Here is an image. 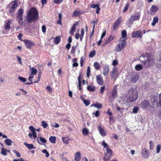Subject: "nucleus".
<instances>
[{
  "mask_svg": "<svg viewBox=\"0 0 161 161\" xmlns=\"http://www.w3.org/2000/svg\"><path fill=\"white\" fill-rule=\"evenodd\" d=\"M39 18V12L34 7L31 8L28 13L27 20L28 23L34 22Z\"/></svg>",
  "mask_w": 161,
  "mask_h": 161,
  "instance_id": "nucleus-1",
  "label": "nucleus"
},
{
  "mask_svg": "<svg viewBox=\"0 0 161 161\" xmlns=\"http://www.w3.org/2000/svg\"><path fill=\"white\" fill-rule=\"evenodd\" d=\"M128 97L127 101L128 102H132L136 101L138 98V92L133 88H130L128 90Z\"/></svg>",
  "mask_w": 161,
  "mask_h": 161,
  "instance_id": "nucleus-2",
  "label": "nucleus"
},
{
  "mask_svg": "<svg viewBox=\"0 0 161 161\" xmlns=\"http://www.w3.org/2000/svg\"><path fill=\"white\" fill-rule=\"evenodd\" d=\"M102 145L103 146L104 148H106L107 153L105 154L104 161H107L111 158L112 156V151L109 147L108 145L105 141H102Z\"/></svg>",
  "mask_w": 161,
  "mask_h": 161,
  "instance_id": "nucleus-3",
  "label": "nucleus"
},
{
  "mask_svg": "<svg viewBox=\"0 0 161 161\" xmlns=\"http://www.w3.org/2000/svg\"><path fill=\"white\" fill-rule=\"evenodd\" d=\"M143 63V65L145 68H148L153 66L155 63L154 59L153 58L150 56H148L147 60L144 61H142Z\"/></svg>",
  "mask_w": 161,
  "mask_h": 161,
  "instance_id": "nucleus-4",
  "label": "nucleus"
},
{
  "mask_svg": "<svg viewBox=\"0 0 161 161\" xmlns=\"http://www.w3.org/2000/svg\"><path fill=\"white\" fill-rule=\"evenodd\" d=\"M9 8V12L12 14L14 13L18 7L17 2L16 0L10 3L8 5Z\"/></svg>",
  "mask_w": 161,
  "mask_h": 161,
  "instance_id": "nucleus-5",
  "label": "nucleus"
},
{
  "mask_svg": "<svg viewBox=\"0 0 161 161\" xmlns=\"http://www.w3.org/2000/svg\"><path fill=\"white\" fill-rule=\"evenodd\" d=\"M127 43L124 40L122 43H118L115 47V50L116 52H119L123 50L126 46Z\"/></svg>",
  "mask_w": 161,
  "mask_h": 161,
  "instance_id": "nucleus-6",
  "label": "nucleus"
},
{
  "mask_svg": "<svg viewBox=\"0 0 161 161\" xmlns=\"http://www.w3.org/2000/svg\"><path fill=\"white\" fill-rule=\"evenodd\" d=\"M24 10L23 9L20 8L19 9L18 12L17 13V18L18 19V21L20 25L23 24V14Z\"/></svg>",
  "mask_w": 161,
  "mask_h": 161,
  "instance_id": "nucleus-7",
  "label": "nucleus"
},
{
  "mask_svg": "<svg viewBox=\"0 0 161 161\" xmlns=\"http://www.w3.org/2000/svg\"><path fill=\"white\" fill-rule=\"evenodd\" d=\"M140 14L138 12H136L134 15H132L129 19L128 22L129 23L132 24L133 22L135 20H139L140 18Z\"/></svg>",
  "mask_w": 161,
  "mask_h": 161,
  "instance_id": "nucleus-8",
  "label": "nucleus"
},
{
  "mask_svg": "<svg viewBox=\"0 0 161 161\" xmlns=\"http://www.w3.org/2000/svg\"><path fill=\"white\" fill-rule=\"evenodd\" d=\"M142 31L139 30L133 31L131 33V36L132 38L140 37L142 38Z\"/></svg>",
  "mask_w": 161,
  "mask_h": 161,
  "instance_id": "nucleus-9",
  "label": "nucleus"
},
{
  "mask_svg": "<svg viewBox=\"0 0 161 161\" xmlns=\"http://www.w3.org/2000/svg\"><path fill=\"white\" fill-rule=\"evenodd\" d=\"M23 41L27 48L31 49L35 46V43L30 40H24Z\"/></svg>",
  "mask_w": 161,
  "mask_h": 161,
  "instance_id": "nucleus-10",
  "label": "nucleus"
},
{
  "mask_svg": "<svg viewBox=\"0 0 161 161\" xmlns=\"http://www.w3.org/2000/svg\"><path fill=\"white\" fill-rule=\"evenodd\" d=\"M140 105L141 108L144 109H147L151 106L149 101L147 100H144L142 101Z\"/></svg>",
  "mask_w": 161,
  "mask_h": 161,
  "instance_id": "nucleus-11",
  "label": "nucleus"
},
{
  "mask_svg": "<svg viewBox=\"0 0 161 161\" xmlns=\"http://www.w3.org/2000/svg\"><path fill=\"white\" fill-rule=\"evenodd\" d=\"M122 21V18L121 17H119L114 23L113 25V29L114 31H116Z\"/></svg>",
  "mask_w": 161,
  "mask_h": 161,
  "instance_id": "nucleus-12",
  "label": "nucleus"
},
{
  "mask_svg": "<svg viewBox=\"0 0 161 161\" xmlns=\"http://www.w3.org/2000/svg\"><path fill=\"white\" fill-rule=\"evenodd\" d=\"M142 156L145 158H147L149 156V151L146 148L142 149L141 152Z\"/></svg>",
  "mask_w": 161,
  "mask_h": 161,
  "instance_id": "nucleus-13",
  "label": "nucleus"
},
{
  "mask_svg": "<svg viewBox=\"0 0 161 161\" xmlns=\"http://www.w3.org/2000/svg\"><path fill=\"white\" fill-rule=\"evenodd\" d=\"M116 88H115L112 91L111 95L109 96L108 98L113 101L117 95V91L116 90Z\"/></svg>",
  "mask_w": 161,
  "mask_h": 161,
  "instance_id": "nucleus-14",
  "label": "nucleus"
},
{
  "mask_svg": "<svg viewBox=\"0 0 161 161\" xmlns=\"http://www.w3.org/2000/svg\"><path fill=\"white\" fill-rule=\"evenodd\" d=\"M158 10V8L157 5H153L150 9V13L152 15H154Z\"/></svg>",
  "mask_w": 161,
  "mask_h": 161,
  "instance_id": "nucleus-15",
  "label": "nucleus"
},
{
  "mask_svg": "<svg viewBox=\"0 0 161 161\" xmlns=\"http://www.w3.org/2000/svg\"><path fill=\"white\" fill-rule=\"evenodd\" d=\"M36 140L39 144L42 145H43V143H46L47 142L46 139L42 136L37 137Z\"/></svg>",
  "mask_w": 161,
  "mask_h": 161,
  "instance_id": "nucleus-16",
  "label": "nucleus"
},
{
  "mask_svg": "<svg viewBox=\"0 0 161 161\" xmlns=\"http://www.w3.org/2000/svg\"><path fill=\"white\" fill-rule=\"evenodd\" d=\"M96 78L97 83L100 85H103V80L102 75L99 74L96 76Z\"/></svg>",
  "mask_w": 161,
  "mask_h": 161,
  "instance_id": "nucleus-17",
  "label": "nucleus"
},
{
  "mask_svg": "<svg viewBox=\"0 0 161 161\" xmlns=\"http://www.w3.org/2000/svg\"><path fill=\"white\" fill-rule=\"evenodd\" d=\"M97 128L100 134L102 136H106V132L103 127H102L101 125H99L97 126Z\"/></svg>",
  "mask_w": 161,
  "mask_h": 161,
  "instance_id": "nucleus-18",
  "label": "nucleus"
},
{
  "mask_svg": "<svg viewBox=\"0 0 161 161\" xmlns=\"http://www.w3.org/2000/svg\"><path fill=\"white\" fill-rule=\"evenodd\" d=\"M103 74L104 76H107L109 72V67L108 65H105L103 67Z\"/></svg>",
  "mask_w": 161,
  "mask_h": 161,
  "instance_id": "nucleus-19",
  "label": "nucleus"
},
{
  "mask_svg": "<svg viewBox=\"0 0 161 161\" xmlns=\"http://www.w3.org/2000/svg\"><path fill=\"white\" fill-rule=\"evenodd\" d=\"M83 77L81 75V74H80V75L78 77V87L79 90H81L82 89V88L81 87V80L82 79Z\"/></svg>",
  "mask_w": 161,
  "mask_h": 161,
  "instance_id": "nucleus-20",
  "label": "nucleus"
},
{
  "mask_svg": "<svg viewBox=\"0 0 161 161\" xmlns=\"http://www.w3.org/2000/svg\"><path fill=\"white\" fill-rule=\"evenodd\" d=\"M114 39V36L112 35L110 36L105 41L104 43V44L107 45L112 40Z\"/></svg>",
  "mask_w": 161,
  "mask_h": 161,
  "instance_id": "nucleus-21",
  "label": "nucleus"
},
{
  "mask_svg": "<svg viewBox=\"0 0 161 161\" xmlns=\"http://www.w3.org/2000/svg\"><path fill=\"white\" fill-rule=\"evenodd\" d=\"M12 23V20L11 19H9L8 20L7 22L6 23L4 27V29L6 30H9L10 29V25Z\"/></svg>",
  "mask_w": 161,
  "mask_h": 161,
  "instance_id": "nucleus-22",
  "label": "nucleus"
},
{
  "mask_svg": "<svg viewBox=\"0 0 161 161\" xmlns=\"http://www.w3.org/2000/svg\"><path fill=\"white\" fill-rule=\"evenodd\" d=\"M117 69L116 68H114L111 72V75L112 78H113L117 75Z\"/></svg>",
  "mask_w": 161,
  "mask_h": 161,
  "instance_id": "nucleus-23",
  "label": "nucleus"
},
{
  "mask_svg": "<svg viewBox=\"0 0 161 161\" xmlns=\"http://www.w3.org/2000/svg\"><path fill=\"white\" fill-rule=\"evenodd\" d=\"M139 78V76L137 75H133L131 78V81L133 83H136Z\"/></svg>",
  "mask_w": 161,
  "mask_h": 161,
  "instance_id": "nucleus-24",
  "label": "nucleus"
},
{
  "mask_svg": "<svg viewBox=\"0 0 161 161\" xmlns=\"http://www.w3.org/2000/svg\"><path fill=\"white\" fill-rule=\"evenodd\" d=\"M81 158L80 153L79 152L76 153L75 155V161H79Z\"/></svg>",
  "mask_w": 161,
  "mask_h": 161,
  "instance_id": "nucleus-25",
  "label": "nucleus"
},
{
  "mask_svg": "<svg viewBox=\"0 0 161 161\" xmlns=\"http://www.w3.org/2000/svg\"><path fill=\"white\" fill-rule=\"evenodd\" d=\"M61 41L60 37L59 36H56L53 40V42L56 45L58 44Z\"/></svg>",
  "mask_w": 161,
  "mask_h": 161,
  "instance_id": "nucleus-26",
  "label": "nucleus"
},
{
  "mask_svg": "<svg viewBox=\"0 0 161 161\" xmlns=\"http://www.w3.org/2000/svg\"><path fill=\"white\" fill-rule=\"evenodd\" d=\"M62 139L64 143L66 145L69 143V142L70 141V139L67 137H62Z\"/></svg>",
  "mask_w": 161,
  "mask_h": 161,
  "instance_id": "nucleus-27",
  "label": "nucleus"
},
{
  "mask_svg": "<svg viewBox=\"0 0 161 161\" xmlns=\"http://www.w3.org/2000/svg\"><path fill=\"white\" fill-rule=\"evenodd\" d=\"M91 107H94L97 108H101L102 107V105L99 103H96L92 104Z\"/></svg>",
  "mask_w": 161,
  "mask_h": 161,
  "instance_id": "nucleus-28",
  "label": "nucleus"
},
{
  "mask_svg": "<svg viewBox=\"0 0 161 161\" xmlns=\"http://www.w3.org/2000/svg\"><path fill=\"white\" fill-rule=\"evenodd\" d=\"M87 89L89 92H93L95 90V87L93 86H89L87 87Z\"/></svg>",
  "mask_w": 161,
  "mask_h": 161,
  "instance_id": "nucleus-29",
  "label": "nucleus"
},
{
  "mask_svg": "<svg viewBox=\"0 0 161 161\" xmlns=\"http://www.w3.org/2000/svg\"><path fill=\"white\" fill-rule=\"evenodd\" d=\"M24 144L29 149H33L36 148L35 147H34L33 144H29L26 142H25Z\"/></svg>",
  "mask_w": 161,
  "mask_h": 161,
  "instance_id": "nucleus-30",
  "label": "nucleus"
},
{
  "mask_svg": "<svg viewBox=\"0 0 161 161\" xmlns=\"http://www.w3.org/2000/svg\"><path fill=\"white\" fill-rule=\"evenodd\" d=\"M82 14V13L80 11H75L72 16L73 17H77Z\"/></svg>",
  "mask_w": 161,
  "mask_h": 161,
  "instance_id": "nucleus-31",
  "label": "nucleus"
},
{
  "mask_svg": "<svg viewBox=\"0 0 161 161\" xmlns=\"http://www.w3.org/2000/svg\"><path fill=\"white\" fill-rule=\"evenodd\" d=\"M76 24H74L72 25V26L71 28V30L70 31V34H71V35L74 34V33L75 30V29H76L75 27H76Z\"/></svg>",
  "mask_w": 161,
  "mask_h": 161,
  "instance_id": "nucleus-32",
  "label": "nucleus"
},
{
  "mask_svg": "<svg viewBox=\"0 0 161 161\" xmlns=\"http://www.w3.org/2000/svg\"><path fill=\"white\" fill-rule=\"evenodd\" d=\"M82 132L84 136H86L88 135L89 130L86 128H85L83 129Z\"/></svg>",
  "mask_w": 161,
  "mask_h": 161,
  "instance_id": "nucleus-33",
  "label": "nucleus"
},
{
  "mask_svg": "<svg viewBox=\"0 0 161 161\" xmlns=\"http://www.w3.org/2000/svg\"><path fill=\"white\" fill-rule=\"evenodd\" d=\"M37 73V70L35 68L32 67L31 69V75H35Z\"/></svg>",
  "mask_w": 161,
  "mask_h": 161,
  "instance_id": "nucleus-34",
  "label": "nucleus"
},
{
  "mask_svg": "<svg viewBox=\"0 0 161 161\" xmlns=\"http://www.w3.org/2000/svg\"><path fill=\"white\" fill-rule=\"evenodd\" d=\"M5 143L8 146H10L11 145L12 143H13V142L10 139H7L5 140L4 141Z\"/></svg>",
  "mask_w": 161,
  "mask_h": 161,
  "instance_id": "nucleus-35",
  "label": "nucleus"
},
{
  "mask_svg": "<svg viewBox=\"0 0 161 161\" xmlns=\"http://www.w3.org/2000/svg\"><path fill=\"white\" fill-rule=\"evenodd\" d=\"M158 21V18L157 17H155L153 18V22L151 24L152 26L154 25L156 23H157Z\"/></svg>",
  "mask_w": 161,
  "mask_h": 161,
  "instance_id": "nucleus-36",
  "label": "nucleus"
},
{
  "mask_svg": "<svg viewBox=\"0 0 161 161\" xmlns=\"http://www.w3.org/2000/svg\"><path fill=\"white\" fill-rule=\"evenodd\" d=\"M135 68L136 71H140L142 69V65L140 64H137L135 66Z\"/></svg>",
  "mask_w": 161,
  "mask_h": 161,
  "instance_id": "nucleus-37",
  "label": "nucleus"
},
{
  "mask_svg": "<svg viewBox=\"0 0 161 161\" xmlns=\"http://www.w3.org/2000/svg\"><path fill=\"white\" fill-rule=\"evenodd\" d=\"M94 66L96 70H98L100 67L101 65L97 62H95L94 64Z\"/></svg>",
  "mask_w": 161,
  "mask_h": 161,
  "instance_id": "nucleus-38",
  "label": "nucleus"
},
{
  "mask_svg": "<svg viewBox=\"0 0 161 161\" xmlns=\"http://www.w3.org/2000/svg\"><path fill=\"white\" fill-rule=\"evenodd\" d=\"M49 140L52 143H56V138L54 136H51L49 138Z\"/></svg>",
  "mask_w": 161,
  "mask_h": 161,
  "instance_id": "nucleus-39",
  "label": "nucleus"
},
{
  "mask_svg": "<svg viewBox=\"0 0 161 161\" xmlns=\"http://www.w3.org/2000/svg\"><path fill=\"white\" fill-rule=\"evenodd\" d=\"M9 152V151L8 150L5 149L3 148L1 149V154L4 156L7 155V152Z\"/></svg>",
  "mask_w": 161,
  "mask_h": 161,
  "instance_id": "nucleus-40",
  "label": "nucleus"
},
{
  "mask_svg": "<svg viewBox=\"0 0 161 161\" xmlns=\"http://www.w3.org/2000/svg\"><path fill=\"white\" fill-rule=\"evenodd\" d=\"M83 101L86 106H88L90 103V101L89 100L83 99Z\"/></svg>",
  "mask_w": 161,
  "mask_h": 161,
  "instance_id": "nucleus-41",
  "label": "nucleus"
},
{
  "mask_svg": "<svg viewBox=\"0 0 161 161\" xmlns=\"http://www.w3.org/2000/svg\"><path fill=\"white\" fill-rule=\"evenodd\" d=\"M127 36V32L125 30L122 31L121 33V37L122 38H125Z\"/></svg>",
  "mask_w": 161,
  "mask_h": 161,
  "instance_id": "nucleus-42",
  "label": "nucleus"
},
{
  "mask_svg": "<svg viewBox=\"0 0 161 161\" xmlns=\"http://www.w3.org/2000/svg\"><path fill=\"white\" fill-rule=\"evenodd\" d=\"M84 35V30L83 28H82L81 30V34L80 36V41H82V38L83 37Z\"/></svg>",
  "mask_w": 161,
  "mask_h": 161,
  "instance_id": "nucleus-43",
  "label": "nucleus"
},
{
  "mask_svg": "<svg viewBox=\"0 0 161 161\" xmlns=\"http://www.w3.org/2000/svg\"><path fill=\"white\" fill-rule=\"evenodd\" d=\"M77 60V58L73 59L72 60L73 62V66L74 67H77L78 66L79 64L78 63L75 62V61H76Z\"/></svg>",
  "mask_w": 161,
  "mask_h": 161,
  "instance_id": "nucleus-44",
  "label": "nucleus"
},
{
  "mask_svg": "<svg viewBox=\"0 0 161 161\" xmlns=\"http://www.w3.org/2000/svg\"><path fill=\"white\" fill-rule=\"evenodd\" d=\"M91 74V69L90 67L88 66L87 67V72H86V74H87V78H89L90 75Z\"/></svg>",
  "mask_w": 161,
  "mask_h": 161,
  "instance_id": "nucleus-45",
  "label": "nucleus"
},
{
  "mask_svg": "<svg viewBox=\"0 0 161 161\" xmlns=\"http://www.w3.org/2000/svg\"><path fill=\"white\" fill-rule=\"evenodd\" d=\"M41 126L43 127V128L44 129H45L46 128L47 126H48V125L47 123L46 122L44 121H42L41 122Z\"/></svg>",
  "mask_w": 161,
  "mask_h": 161,
  "instance_id": "nucleus-46",
  "label": "nucleus"
},
{
  "mask_svg": "<svg viewBox=\"0 0 161 161\" xmlns=\"http://www.w3.org/2000/svg\"><path fill=\"white\" fill-rule=\"evenodd\" d=\"M96 54V52L95 50H93L91 51L89 55V57L90 58L93 57Z\"/></svg>",
  "mask_w": 161,
  "mask_h": 161,
  "instance_id": "nucleus-47",
  "label": "nucleus"
},
{
  "mask_svg": "<svg viewBox=\"0 0 161 161\" xmlns=\"http://www.w3.org/2000/svg\"><path fill=\"white\" fill-rule=\"evenodd\" d=\"M129 6H130V3H127L126 4V6H125V8H124V9L123 10V12H126L128 9V8Z\"/></svg>",
  "mask_w": 161,
  "mask_h": 161,
  "instance_id": "nucleus-48",
  "label": "nucleus"
},
{
  "mask_svg": "<svg viewBox=\"0 0 161 161\" xmlns=\"http://www.w3.org/2000/svg\"><path fill=\"white\" fill-rule=\"evenodd\" d=\"M161 148V146L160 144L158 145L156 147V153H159L160 151Z\"/></svg>",
  "mask_w": 161,
  "mask_h": 161,
  "instance_id": "nucleus-49",
  "label": "nucleus"
},
{
  "mask_svg": "<svg viewBox=\"0 0 161 161\" xmlns=\"http://www.w3.org/2000/svg\"><path fill=\"white\" fill-rule=\"evenodd\" d=\"M77 47L76 46H73L72 48V49L71 51V53L72 54H74L75 53V49H76Z\"/></svg>",
  "mask_w": 161,
  "mask_h": 161,
  "instance_id": "nucleus-50",
  "label": "nucleus"
},
{
  "mask_svg": "<svg viewBox=\"0 0 161 161\" xmlns=\"http://www.w3.org/2000/svg\"><path fill=\"white\" fill-rule=\"evenodd\" d=\"M19 79L21 81L25 82L26 81V79L25 78L19 76Z\"/></svg>",
  "mask_w": 161,
  "mask_h": 161,
  "instance_id": "nucleus-51",
  "label": "nucleus"
},
{
  "mask_svg": "<svg viewBox=\"0 0 161 161\" xmlns=\"http://www.w3.org/2000/svg\"><path fill=\"white\" fill-rule=\"evenodd\" d=\"M100 114V112L97 110L95 112H93L92 114L94 115L96 117H97Z\"/></svg>",
  "mask_w": 161,
  "mask_h": 161,
  "instance_id": "nucleus-52",
  "label": "nucleus"
},
{
  "mask_svg": "<svg viewBox=\"0 0 161 161\" xmlns=\"http://www.w3.org/2000/svg\"><path fill=\"white\" fill-rule=\"evenodd\" d=\"M46 89L47 90L48 92H49L50 93H51L52 92V88L50 86H47L46 88Z\"/></svg>",
  "mask_w": 161,
  "mask_h": 161,
  "instance_id": "nucleus-53",
  "label": "nucleus"
},
{
  "mask_svg": "<svg viewBox=\"0 0 161 161\" xmlns=\"http://www.w3.org/2000/svg\"><path fill=\"white\" fill-rule=\"evenodd\" d=\"M138 109V108L137 107H134L133 109V113L135 114L137 113Z\"/></svg>",
  "mask_w": 161,
  "mask_h": 161,
  "instance_id": "nucleus-54",
  "label": "nucleus"
},
{
  "mask_svg": "<svg viewBox=\"0 0 161 161\" xmlns=\"http://www.w3.org/2000/svg\"><path fill=\"white\" fill-rule=\"evenodd\" d=\"M63 0H54L53 2L54 4H59L61 3Z\"/></svg>",
  "mask_w": 161,
  "mask_h": 161,
  "instance_id": "nucleus-55",
  "label": "nucleus"
},
{
  "mask_svg": "<svg viewBox=\"0 0 161 161\" xmlns=\"http://www.w3.org/2000/svg\"><path fill=\"white\" fill-rule=\"evenodd\" d=\"M29 129L32 132V133L36 131V129L32 126H30L29 127Z\"/></svg>",
  "mask_w": 161,
  "mask_h": 161,
  "instance_id": "nucleus-56",
  "label": "nucleus"
},
{
  "mask_svg": "<svg viewBox=\"0 0 161 161\" xmlns=\"http://www.w3.org/2000/svg\"><path fill=\"white\" fill-rule=\"evenodd\" d=\"M13 152L16 154V155L17 156V157H20V154L16 150H13Z\"/></svg>",
  "mask_w": 161,
  "mask_h": 161,
  "instance_id": "nucleus-57",
  "label": "nucleus"
},
{
  "mask_svg": "<svg viewBox=\"0 0 161 161\" xmlns=\"http://www.w3.org/2000/svg\"><path fill=\"white\" fill-rule=\"evenodd\" d=\"M42 32L43 33H45L46 32V28L45 25H43L42 27Z\"/></svg>",
  "mask_w": 161,
  "mask_h": 161,
  "instance_id": "nucleus-58",
  "label": "nucleus"
},
{
  "mask_svg": "<svg viewBox=\"0 0 161 161\" xmlns=\"http://www.w3.org/2000/svg\"><path fill=\"white\" fill-rule=\"evenodd\" d=\"M105 89V86H103L101 87L100 91V93L101 94H103V93L104 90Z\"/></svg>",
  "mask_w": 161,
  "mask_h": 161,
  "instance_id": "nucleus-59",
  "label": "nucleus"
},
{
  "mask_svg": "<svg viewBox=\"0 0 161 161\" xmlns=\"http://www.w3.org/2000/svg\"><path fill=\"white\" fill-rule=\"evenodd\" d=\"M99 5V4H92L91 5L90 7L91 8H97V7H98V5Z\"/></svg>",
  "mask_w": 161,
  "mask_h": 161,
  "instance_id": "nucleus-60",
  "label": "nucleus"
},
{
  "mask_svg": "<svg viewBox=\"0 0 161 161\" xmlns=\"http://www.w3.org/2000/svg\"><path fill=\"white\" fill-rule=\"evenodd\" d=\"M100 5H98V7H97L96 10V13L97 14H98L99 13L100 11V8L99 7Z\"/></svg>",
  "mask_w": 161,
  "mask_h": 161,
  "instance_id": "nucleus-61",
  "label": "nucleus"
},
{
  "mask_svg": "<svg viewBox=\"0 0 161 161\" xmlns=\"http://www.w3.org/2000/svg\"><path fill=\"white\" fill-rule=\"evenodd\" d=\"M110 109L108 108L107 109V114H108L110 116H112L113 115V114L110 111Z\"/></svg>",
  "mask_w": 161,
  "mask_h": 161,
  "instance_id": "nucleus-62",
  "label": "nucleus"
},
{
  "mask_svg": "<svg viewBox=\"0 0 161 161\" xmlns=\"http://www.w3.org/2000/svg\"><path fill=\"white\" fill-rule=\"evenodd\" d=\"M159 59L158 61V63L160 66H161V53L159 55Z\"/></svg>",
  "mask_w": 161,
  "mask_h": 161,
  "instance_id": "nucleus-63",
  "label": "nucleus"
},
{
  "mask_svg": "<svg viewBox=\"0 0 161 161\" xmlns=\"http://www.w3.org/2000/svg\"><path fill=\"white\" fill-rule=\"evenodd\" d=\"M158 103L161 107V93L159 95V98L158 101Z\"/></svg>",
  "mask_w": 161,
  "mask_h": 161,
  "instance_id": "nucleus-64",
  "label": "nucleus"
}]
</instances>
